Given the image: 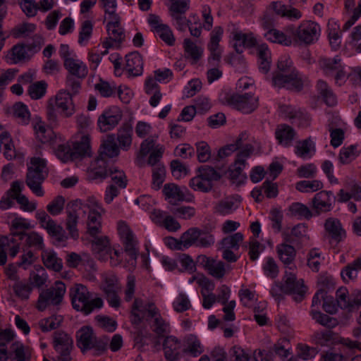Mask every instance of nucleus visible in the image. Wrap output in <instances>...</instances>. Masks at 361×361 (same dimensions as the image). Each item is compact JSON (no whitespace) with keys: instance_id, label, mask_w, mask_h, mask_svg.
I'll list each match as a JSON object with an SVG mask.
<instances>
[{"instance_id":"f257e3e1","label":"nucleus","mask_w":361,"mask_h":361,"mask_svg":"<svg viewBox=\"0 0 361 361\" xmlns=\"http://www.w3.org/2000/svg\"><path fill=\"white\" fill-rule=\"evenodd\" d=\"M69 295L73 307L85 315L103 306L102 299L100 298L91 299V293L87 288L82 284H74L69 290Z\"/></svg>"},{"instance_id":"f03ea898","label":"nucleus","mask_w":361,"mask_h":361,"mask_svg":"<svg viewBox=\"0 0 361 361\" xmlns=\"http://www.w3.org/2000/svg\"><path fill=\"white\" fill-rule=\"evenodd\" d=\"M48 176L44 159L39 157H33L30 160V166L27 169L25 183L31 191L37 196L44 195L42 184Z\"/></svg>"},{"instance_id":"7ed1b4c3","label":"nucleus","mask_w":361,"mask_h":361,"mask_svg":"<svg viewBox=\"0 0 361 361\" xmlns=\"http://www.w3.org/2000/svg\"><path fill=\"white\" fill-rule=\"evenodd\" d=\"M66 293V285L62 281H56L54 286L44 290L39 295L37 307L44 311L49 305H60Z\"/></svg>"},{"instance_id":"20e7f679","label":"nucleus","mask_w":361,"mask_h":361,"mask_svg":"<svg viewBox=\"0 0 361 361\" xmlns=\"http://www.w3.org/2000/svg\"><path fill=\"white\" fill-rule=\"evenodd\" d=\"M86 208L87 206L85 205V202L80 200H72L66 205V213L67 217L65 226L69 235L74 240H77L79 238V231L77 227L79 220V212L81 211L85 214Z\"/></svg>"},{"instance_id":"39448f33","label":"nucleus","mask_w":361,"mask_h":361,"mask_svg":"<svg viewBox=\"0 0 361 361\" xmlns=\"http://www.w3.org/2000/svg\"><path fill=\"white\" fill-rule=\"evenodd\" d=\"M254 147L252 145H245L244 147L238 152L236 159L232 168L229 170L231 180L236 185L244 183L247 179L246 174L243 171L246 165V160L253 153Z\"/></svg>"},{"instance_id":"423d86ee","label":"nucleus","mask_w":361,"mask_h":361,"mask_svg":"<svg viewBox=\"0 0 361 361\" xmlns=\"http://www.w3.org/2000/svg\"><path fill=\"white\" fill-rule=\"evenodd\" d=\"M272 84L279 88L299 92L304 87L305 79L298 70H293L288 74H274Z\"/></svg>"},{"instance_id":"0eeeda50","label":"nucleus","mask_w":361,"mask_h":361,"mask_svg":"<svg viewBox=\"0 0 361 361\" xmlns=\"http://www.w3.org/2000/svg\"><path fill=\"white\" fill-rule=\"evenodd\" d=\"M87 206L86 213H88L87 220V233L90 236H96L102 230V213L104 211L99 204L93 198L85 202Z\"/></svg>"},{"instance_id":"6e6552de","label":"nucleus","mask_w":361,"mask_h":361,"mask_svg":"<svg viewBox=\"0 0 361 361\" xmlns=\"http://www.w3.org/2000/svg\"><path fill=\"white\" fill-rule=\"evenodd\" d=\"M147 313V318H157L160 317L158 308L154 302L145 303L140 298H135L131 310V322L133 324L139 325L144 319V314Z\"/></svg>"},{"instance_id":"1a4fd4ad","label":"nucleus","mask_w":361,"mask_h":361,"mask_svg":"<svg viewBox=\"0 0 361 361\" xmlns=\"http://www.w3.org/2000/svg\"><path fill=\"white\" fill-rule=\"evenodd\" d=\"M283 281L286 294H292L293 300L297 302L305 298L307 288L304 285L302 279L298 280L293 273L286 271Z\"/></svg>"},{"instance_id":"9d476101","label":"nucleus","mask_w":361,"mask_h":361,"mask_svg":"<svg viewBox=\"0 0 361 361\" xmlns=\"http://www.w3.org/2000/svg\"><path fill=\"white\" fill-rule=\"evenodd\" d=\"M36 218L42 228L47 230L50 236L54 238L58 243H64L68 237L61 225H59L44 211H38Z\"/></svg>"},{"instance_id":"9b49d317","label":"nucleus","mask_w":361,"mask_h":361,"mask_svg":"<svg viewBox=\"0 0 361 361\" xmlns=\"http://www.w3.org/2000/svg\"><path fill=\"white\" fill-rule=\"evenodd\" d=\"M123 112L116 106L105 109L99 116L97 126L102 132H107L114 129L121 121Z\"/></svg>"},{"instance_id":"f8f14e48","label":"nucleus","mask_w":361,"mask_h":361,"mask_svg":"<svg viewBox=\"0 0 361 361\" xmlns=\"http://www.w3.org/2000/svg\"><path fill=\"white\" fill-rule=\"evenodd\" d=\"M258 97L245 93L244 94H235L228 97L227 102L238 111L244 114H250L258 106Z\"/></svg>"},{"instance_id":"ddd939ff","label":"nucleus","mask_w":361,"mask_h":361,"mask_svg":"<svg viewBox=\"0 0 361 361\" xmlns=\"http://www.w3.org/2000/svg\"><path fill=\"white\" fill-rule=\"evenodd\" d=\"M118 231L122 240L126 253L130 259L135 260L138 255L137 240L129 226L124 221L118 223Z\"/></svg>"},{"instance_id":"4468645a","label":"nucleus","mask_w":361,"mask_h":361,"mask_svg":"<svg viewBox=\"0 0 361 361\" xmlns=\"http://www.w3.org/2000/svg\"><path fill=\"white\" fill-rule=\"evenodd\" d=\"M291 32L301 42L306 44L313 43L317 39L319 25L312 21H305L302 23L300 26L294 30L290 28Z\"/></svg>"},{"instance_id":"2eb2a0df","label":"nucleus","mask_w":361,"mask_h":361,"mask_svg":"<svg viewBox=\"0 0 361 361\" xmlns=\"http://www.w3.org/2000/svg\"><path fill=\"white\" fill-rule=\"evenodd\" d=\"M197 262L216 279H223L226 274L225 264L222 261H217L206 255H200L197 257Z\"/></svg>"},{"instance_id":"dca6fc26","label":"nucleus","mask_w":361,"mask_h":361,"mask_svg":"<svg viewBox=\"0 0 361 361\" xmlns=\"http://www.w3.org/2000/svg\"><path fill=\"white\" fill-rule=\"evenodd\" d=\"M200 236V229L197 228H190L182 234L179 240L170 237L169 240L174 242L175 250H183L193 245H197Z\"/></svg>"},{"instance_id":"f3484780","label":"nucleus","mask_w":361,"mask_h":361,"mask_svg":"<svg viewBox=\"0 0 361 361\" xmlns=\"http://www.w3.org/2000/svg\"><path fill=\"white\" fill-rule=\"evenodd\" d=\"M324 226L326 233L331 238V243H339L345 238V231L338 219L328 218L326 219Z\"/></svg>"},{"instance_id":"a211bd4d","label":"nucleus","mask_w":361,"mask_h":361,"mask_svg":"<svg viewBox=\"0 0 361 361\" xmlns=\"http://www.w3.org/2000/svg\"><path fill=\"white\" fill-rule=\"evenodd\" d=\"M96 341V336L90 326H85L76 333V343L82 353L92 349Z\"/></svg>"},{"instance_id":"6ab92c4d","label":"nucleus","mask_w":361,"mask_h":361,"mask_svg":"<svg viewBox=\"0 0 361 361\" xmlns=\"http://www.w3.org/2000/svg\"><path fill=\"white\" fill-rule=\"evenodd\" d=\"M56 106L66 118L71 117L75 111L72 94L67 90H61L58 92L56 96Z\"/></svg>"},{"instance_id":"aec40b11","label":"nucleus","mask_w":361,"mask_h":361,"mask_svg":"<svg viewBox=\"0 0 361 361\" xmlns=\"http://www.w3.org/2000/svg\"><path fill=\"white\" fill-rule=\"evenodd\" d=\"M180 341L173 336H165L163 350L165 358L169 361H176L180 357Z\"/></svg>"},{"instance_id":"412c9836","label":"nucleus","mask_w":361,"mask_h":361,"mask_svg":"<svg viewBox=\"0 0 361 361\" xmlns=\"http://www.w3.org/2000/svg\"><path fill=\"white\" fill-rule=\"evenodd\" d=\"M333 195L331 191L322 190L317 192L312 200V206L317 214L329 212L332 209L331 196Z\"/></svg>"},{"instance_id":"4be33fe9","label":"nucleus","mask_w":361,"mask_h":361,"mask_svg":"<svg viewBox=\"0 0 361 361\" xmlns=\"http://www.w3.org/2000/svg\"><path fill=\"white\" fill-rule=\"evenodd\" d=\"M276 252L280 260L286 267H288L289 269L295 268L293 262L296 255V250L293 246L281 243L277 245Z\"/></svg>"},{"instance_id":"5701e85b","label":"nucleus","mask_w":361,"mask_h":361,"mask_svg":"<svg viewBox=\"0 0 361 361\" xmlns=\"http://www.w3.org/2000/svg\"><path fill=\"white\" fill-rule=\"evenodd\" d=\"M165 199L173 205H176L179 202L190 200L185 199L183 192L181 190L180 187L175 183H166L164 185L162 190Z\"/></svg>"},{"instance_id":"b1692460","label":"nucleus","mask_w":361,"mask_h":361,"mask_svg":"<svg viewBox=\"0 0 361 361\" xmlns=\"http://www.w3.org/2000/svg\"><path fill=\"white\" fill-rule=\"evenodd\" d=\"M64 67L68 71L70 75L76 77L78 79L85 78L87 73L88 69L86 65L79 60L74 59H67L63 62Z\"/></svg>"},{"instance_id":"393cba45","label":"nucleus","mask_w":361,"mask_h":361,"mask_svg":"<svg viewBox=\"0 0 361 361\" xmlns=\"http://www.w3.org/2000/svg\"><path fill=\"white\" fill-rule=\"evenodd\" d=\"M295 135V130L287 124L279 125L275 131V136L279 144L284 147L291 145Z\"/></svg>"},{"instance_id":"a878e982","label":"nucleus","mask_w":361,"mask_h":361,"mask_svg":"<svg viewBox=\"0 0 361 361\" xmlns=\"http://www.w3.org/2000/svg\"><path fill=\"white\" fill-rule=\"evenodd\" d=\"M72 149L76 159L91 156L90 135L88 134L82 135L79 140L73 142Z\"/></svg>"},{"instance_id":"bb28decb","label":"nucleus","mask_w":361,"mask_h":361,"mask_svg":"<svg viewBox=\"0 0 361 361\" xmlns=\"http://www.w3.org/2000/svg\"><path fill=\"white\" fill-rule=\"evenodd\" d=\"M109 176L106 159L98 157L92 164V168L88 172V178L90 180L104 179Z\"/></svg>"},{"instance_id":"cd10ccee","label":"nucleus","mask_w":361,"mask_h":361,"mask_svg":"<svg viewBox=\"0 0 361 361\" xmlns=\"http://www.w3.org/2000/svg\"><path fill=\"white\" fill-rule=\"evenodd\" d=\"M126 69L133 76L140 75L142 72L143 63L137 52H132L126 56Z\"/></svg>"},{"instance_id":"c85d7f7f","label":"nucleus","mask_w":361,"mask_h":361,"mask_svg":"<svg viewBox=\"0 0 361 361\" xmlns=\"http://www.w3.org/2000/svg\"><path fill=\"white\" fill-rule=\"evenodd\" d=\"M235 41V49L238 54L243 52L244 47H253L257 44V39L252 34H244L241 32H235L233 35Z\"/></svg>"},{"instance_id":"c756f323","label":"nucleus","mask_w":361,"mask_h":361,"mask_svg":"<svg viewBox=\"0 0 361 361\" xmlns=\"http://www.w3.org/2000/svg\"><path fill=\"white\" fill-rule=\"evenodd\" d=\"M42 259L44 265L49 269L56 272L62 270V259L57 257V255L53 250H43L42 252Z\"/></svg>"},{"instance_id":"7c9ffc66","label":"nucleus","mask_w":361,"mask_h":361,"mask_svg":"<svg viewBox=\"0 0 361 361\" xmlns=\"http://www.w3.org/2000/svg\"><path fill=\"white\" fill-rule=\"evenodd\" d=\"M118 154L119 148L115 142L114 135H109L100 146L99 157L106 159V158L117 157Z\"/></svg>"},{"instance_id":"2f4dec72","label":"nucleus","mask_w":361,"mask_h":361,"mask_svg":"<svg viewBox=\"0 0 361 361\" xmlns=\"http://www.w3.org/2000/svg\"><path fill=\"white\" fill-rule=\"evenodd\" d=\"M13 235L18 236L20 240L25 237L26 244L29 247H34L35 249L39 250H44V245L43 241V238L36 232H30L29 233H26L22 231H16L13 233Z\"/></svg>"},{"instance_id":"473e14b6","label":"nucleus","mask_w":361,"mask_h":361,"mask_svg":"<svg viewBox=\"0 0 361 361\" xmlns=\"http://www.w3.org/2000/svg\"><path fill=\"white\" fill-rule=\"evenodd\" d=\"M21 183L19 181L13 182L11 188L0 200V209H7L11 207L14 204L13 200H15V195L18 192H21Z\"/></svg>"},{"instance_id":"72a5a7b5","label":"nucleus","mask_w":361,"mask_h":361,"mask_svg":"<svg viewBox=\"0 0 361 361\" xmlns=\"http://www.w3.org/2000/svg\"><path fill=\"white\" fill-rule=\"evenodd\" d=\"M133 128L128 123L123 124L118 130L117 140L119 147L127 151L132 144Z\"/></svg>"},{"instance_id":"f704fd0d","label":"nucleus","mask_w":361,"mask_h":361,"mask_svg":"<svg viewBox=\"0 0 361 361\" xmlns=\"http://www.w3.org/2000/svg\"><path fill=\"white\" fill-rule=\"evenodd\" d=\"M29 52L27 44H17L11 49V59L14 63L27 61L33 55Z\"/></svg>"},{"instance_id":"c9c22d12","label":"nucleus","mask_w":361,"mask_h":361,"mask_svg":"<svg viewBox=\"0 0 361 361\" xmlns=\"http://www.w3.org/2000/svg\"><path fill=\"white\" fill-rule=\"evenodd\" d=\"M4 146V155L8 160H12L16 157L13 142L11 135L7 131L0 133V146Z\"/></svg>"},{"instance_id":"e433bc0d","label":"nucleus","mask_w":361,"mask_h":361,"mask_svg":"<svg viewBox=\"0 0 361 361\" xmlns=\"http://www.w3.org/2000/svg\"><path fill=\"white\" fill-rule=\"evenodd\" d=\"M319 64L324 73L329 76H333L342 66L341 59L338 57L321 59Z\"/></svg>"},{"instance_id":"4c0bfd02","label":"nucleus","mask_w":361,"mask_h":361,"mask_svg":"<svg viewBox=\"0 0 361 361\" xmlns=\"http://www.w3.org/2000/svg\"><path fill=\"white\" fill-rule=\"evenodd\" d=\"M54 348L61 349H73L72 338L64 331H59L54 334Z\"/></svg>"},{"instance_id":"58836bf2","label":"nucleus","mask_w":361,"mask_h":361,"mask_svg":"<svg viewBox=\"0 0 361 361\" xmlns=\"http://www.w3.org/2000/svg\"><path fill=\"white\" fill-rule=\"evenodd\" d=\"M288 212L291 216H297L299 219H310L312 216L311 210L306 205L300 202L291 204L288 207Z\"/></svg>"},{"instance_id":"ea45409f","label":"nucleus","mask_w":361,"mask_h":361,"mask_svg":"<svg viewBox=\"0 0 361 361\" xmlns=\"http://www.w3.org/2000/svg\"><path fill=\"white\" fill-rule=\"evenodd\" d=\"M357 148V146L355 145L342 147L338 156L340 162L343 164H350L359 155Z\"/></svg>"},{"instance_id":"a19ab883","label":"nucleus","mask_w":361,"mask_h":361,"mask_svg":"<svg viewBox=\"0 0 361 361\" xmlns=\"http://www.w3.org/2000/svg\"><path fill=\"white\" fill-rule=\"evenodd\" d=\"M264 35L268 40L274 43L285 46H290L292 44L290 37H288L283 32L276 29H270Z\"/></svg>"},{"instance_id":"79ce46f5","label":"nucleus","mask_w":361,"mask_h":361,"mask_svg":"<svg viewBox=\"0 0 361 361\" xmlns=\"http://www.w3.org/2000/svg\"><path fill=\"white\" fill-rule=\"evenodd\" d=\"M183 44L187 56L190 57L193 63H197L202 55V48L197 47L190 39H185Z\"/></svg>"},{"instance_id":"37998d69","label":"nucleus","mask_w":361,"mask_h":361,"mask_svg":"<svg viewBox=\"0 0 361 361\" xmlns=\"http://www.w3.org/2000/svg\"><path fill=\"white\" fill-rule=\"evenodd\" d=\"M94 89L102 97H111L115 96L117 90L115 85H111L109 82L101 78L99 82L94 85Z\"/></svg>"},{"instance_id":"c03bdc74","label":"nucleus","mask_w":361,"mask_h":361,"mask_svg":"<svg viewBox=\"0 0 361 361\" xmlns=\"http://www.w3.org/2000/svg\"><path fill=\"white\" fill-rule=\"evenodd\" d=\"M189 185L193 190L203 192H207L213 188L212 183L206 181L200 173H199V174L195 177L190 179Z\"/></svg>"},{"instance_id":"a18cd8bd","label":"nucleus","mask_w":361,"mask_h":361,"mask_svg":"<svg viewBox=\"0 0 361 361\" xmlns=\"http://www.w3.org/2000/svg\"><path fill=\"white\" fill-rule=\"evenodd\" d=\"M323 188V183L319 180H300L295 185V188L301 192H315Z\"/></svg>"},{"instance_id":"49530a36","label":"nucleus","mask_w":361,"mask_h":361,"mask_svg":"<svg viewBox=\"0 0 361 361\" xmlns=\"http://www.w3.org/2000/svg\"><path fill=\"white\" fill-rule=\"evenodd\" d=\"M360 270H361V258L358 257L343 269L341 276L344 281H345V276L352 280L357 276Z\"/></svg>"},{"instance_id":"de8ad7c7","label":"nucleus","mask_w":361,"mask_h":361,"mask_svg":"<svg viewBox=\"0 0 361 361\" xmlns=\"http://www.w3.org/2000/svg\"><path fill=\"white\" fill-rule=\"evenodd\" d=\"M13 289L17 297L22 300H27L32 290V286L29 283L18 281L14 283Z\"/></svg>"},{"instance_id":"09e8293b","label":"nucleus","mask_w":361,"mask_h":361,"mask_svg":"<svg viewBox=\"0 0 361 361\" xmlns=\"http://www.w3.org/2000/svg\"><path fill=\"white\" fill-rule=\"evenodd\" d=\"M187 348L185 352L197 357L202 353L203 349L200 341L196 336L190 334L186 338Z\"/></svg>"},{"instance_id":"8fccbe9b","label":"nucleus","mask_w":361,"mask_h":361,"mask_svg":"<svg viewBox=\"0 0 361 361\" xmlns=\"http://www.w3.org/2000/svg\"><path fill=\"white\" fill-rule=\"evenodd\" d=\"M47 84L45 81L41 80L31 84L28 88V94L33 99L42 98L46 93Z\"/></svg>"},{"instance_id":"3c124183","label":"nucleus","mask_w":361,"mask_h":361,"mask_svg":"<svg viewBox=\"0 0 361 361\" xmlns=\"http://www.w3.org/2000/svg\"><path fill=\"white\" fill-rule=\"evenodd\" d=\"M13 116L23 124H27L30 121V114L27 106L18 102L13 105Z\"/></svg>"},{"instance_id":"603ef678","label":"nucleus","mask_w":361,"mask_h":361,"mask_svg":"<svg viewBox=\"0 0 361 361\" xmlns=\"http://www.w3.org/2000/svg\"><path fill=\"white\" fill-rule=\"evenodd\" d=\"M92 237L94 238L92 240V247L94 252L98 254L101 252L106 255V253L110 250L111 247H109V239L106 236H98V235H97L96 236Z\"/></svg>"},{"instance_id":"864d4df0","label":"nucleus","mask_w":361,"mask_h":361,"mask_svg":"<svg viewBox=\"0 0 361 361\" xmlns=\"http://www.w3.org/2000/svg\"><path fill=\"white\" fill-rule=\"evenodd\" d=\"M14 355L13 361H30V353L28 348H25L24 345L19 343H15L12 345Z\"/></svg>"},{"instance_id":"5fc2aeb1","label":"nucleus","mask_w":361,"mask_h":361,"mask_svg":"<svg viewBox=\"0 0 361 361\" xmlns=\"http://www.w3.org/2000/svg\"><path fill=\"white\" fill-rule=\"evenodd\" d=\"M165 173L166 170L163 165L158 164V165L154 166L152 169V187L156 190H159L163 183Z\"/></svg>"},{"instance_id":"6e6d98bb","label":"nucleus","mask_w":361,"mask_h":361,"mask_svg":"<svg viewBox=\"0 0 361 361\" xmlns=\"http://www.w3.org/2000/svg\"><path fill=\"white\" fill-rule=\"evenodd\" d=\"M63 318L61 316H51L49 318L42 319L39 322V326L42 331L46 332L58 328Z\"/></svg>"},{"instance_id":"4d7b16f0","label":"nucleus","mask_w":361,"mask_h":361,"mask_svg":"<svg viewBox=\"0 0 361 361\" xmlns=\"http://www.w3.org/2000/svg\"><path fill=\"white\" fill-rule=\"evenodd\" d=\"M310 314L317 323L324 326L333 328L336 324V321L334 318L323 314L319 311L312 310Z\"/></svg>"},{"instance_id":"13d9d810","label":"nucleus","mask_w":361,"mask_h":361,"mask_svg":"<svg viewBox=\"0 0 361 361\" xmlns=\"http://www.w3.org/2000/svg\"><path fill=\"white\" fill-rule=\"evenodd\" d=\"M199 173L206 180V181L212 183V181L219 180L222 175L219 171L209 166H202L199 168Z\"/></svg>"},{"instance_id":"bf43d9fd","label":"nucleus","mask_w":361,"mask_h":361,"mask_svg":"<svg viewBox=\"0 0 361 361\" xmlns=\"http://www.w3.org/2000/svg\"><path fill=\"white\" fill-rule=\"evenodd\" d=\"M243 240V235L241 233H235L222 239V247L238 250L239 248V243H241Z\"/></svg>"},{"instance_id":"052dcab7","label":"nucleus","mask_w":361,"mask_h":361,"mask_svg":"<svg viewBox=\"0 0 361 361\" xmlns=\"http://www.w3.org/2000/svg\"><path fill=\"white\" fill-rule=\"evenodd\" d=\"M334 334L331 331H317L313 335L314 342L321 346H327L332 343Z\"/></svg>"},{"instance_id":"680f3d73","label":"nucleus","mask_w":361,"mask_h":361,"mask_svg":"<svg viewBox=\"0 0 361 361\" xmlns=\"http://www.w3.org/2000/svg\"><path fill=\"white\" fill-rule=\"evenodd\" d=\"M56 154L63 162L76 159L72 146L71 147L68 145H60L56 149Z\"/></svg>"},{"instance_id":"e2e57ef3","label":"nucleus","mask_w":361,"mask_h":361,"mask_svg":"<svg viewBox=\"0 0 361 361\" xmlns=\"http://www.w3.org/2000/svg\"><path fill=\"white\" fill-rule=\"evenodd\" d=\"M109 175L112 181L118 185L120 188H125L127 185V178L125 173L117 168L110 169Z\"/></svg>"},{"instance_id":"0e129e2a","label":"nucleus","mask_w":361,"mask_h":361,"mask_svg":"<svg viewBox=\"0 0 361 361\" xmlns=\"http://www.w3.org/2000/svg\"><path fill=\"white\" fill-rule=\"evenodd\" d=\"M196 147L199 161L206 162L211 158L210 147L206 142H198L196 144Z\"/></svg>"},{"instance_id":"69168bd1","label":"nucleus","mask_w":361,"mask_h":361,"mask_svg":"<svg viewBox=\"0 0 361 361\" xmlns=\"http://www.w3.org/2000/svg\"><path fill=\"white\" fill-rule=\"evenodd\" d=\"M152 327L153 331L159 338L164 337V334L169 331V324L161 316L154 319Z\"/></svg>"},{"instance_id":"338daca9","label":"nucleus","mask_w":361,"mask_h":361,"mask_svg":"<svg viewBox=\"0 0 361 361\" xmlns=\"http://www.w3.org/2000/svg\"><path fill=\"white\" fill-rule=\"evenodd\" d=\"M283 212L280 209L274 208L270 212V220L271 221V227L277 233L282 228Z\"/></svg>"},{"instance_id":"774afa93","label":"nucleus","mask_w":361,"mask_h":361,"mask_svg":"<svg viewBox=\"0 0 361 361\" xmlns=\"http://www.w3.org/2000/svg\"><path fill=\"white\" fill-rule=\"evenodd\" d=\"M64 204V197L59 195L47 205V209L51 215H58L63 211Z\"/></svg>"}]
</instances>
